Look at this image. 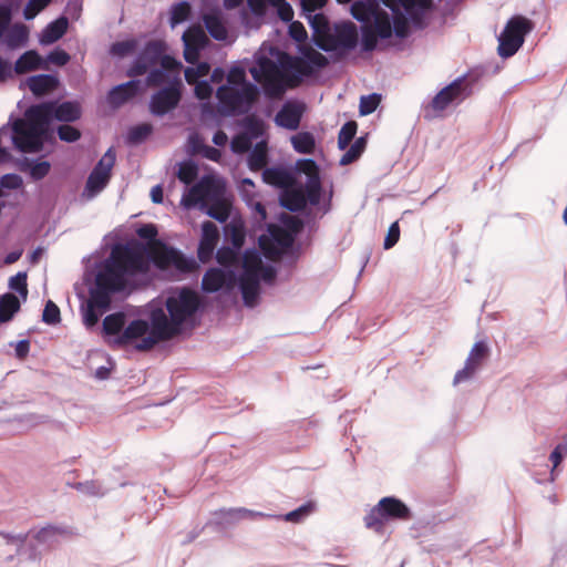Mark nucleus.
Wrapping results in <instances>:
<instances>
[{"label":"nucleus","instance_id":"c756f323","mask_svg":"<svg viewBox=\"0 0 567 567\" xmlns=\"http://www.w3.org/2000/svg\"><path fill=\"white\" fill-rule=\"evenodd\" d=\"M20 309V301L13 293H4L0 297V322L10 321Z\"/></svg>","mask_w":567,"mask_h":567},{"label":"nucleus","instance_id":"72a5a7b5","mask_svg":"<svg viewBox=\"0 0 567 567\" xmlns=\"http://www.w3.org/2000/svg\"><path fill=\"white\" fill-rule=\"evenodd\" d=\"M32 532L25 533V534H11V533H4L0 532V536L4 539L7 545H13L16 546V554H10L3 558V561L9 564L16 560V556L19 555L25 545V542L31 535Z\"/></svg>","mask_w":567,"mask_h":567},{"label":"nucleus","instance_id":"4be33fe9","mask_svg":"<svg viewBox=\"0 0 567 567\" xmlns=\"http://www.w3.org/2000/svg\"><path fill=\"white\" fill-rule=\"evenodd\" d=\"M141 89V82L131 80L126 83L114 86L107 95L109 102L114 106H120L135 96Z\"/></svg>","mask_w":567,"mask_h":567},{"label":"nucleus","instance_id":"79ce46f5","mask_svg":"<svg viewBox=\"0 0 567 567\" xmlns=\"http://www.w3.org/2000/svg\"><path fill=\"white\" fill-rule=\"evenodd\" d=\"M197 175L198 167L194 162L185 161L178 165L177 177L182 183L189 185L197 178Z\"/></svg>","mask_w":567,"mask_h":567},{"label":"nucleus","instance_id":"6ab92c4d","mask_svg":"<svg viewBox=\"0 0 567 567\" xmlns=\"http://www.w3.org/2000/svg\"><path fill=\"white\" fill-rule=\"evenodd\" d=\"M60 80L54 74L31 75L21 83V87H27L37 96L42 97L58 90Z\"/></svg>","mask_w":567,"mask_h":567},{"label":"nucleus","instance_id":"13d9d810","mask_svg":"<svg viewBox=\"0 0 567 567\" xmlns=\"http://www.w3.org/2000/svg\"><path fill=\"white\" fill-rule=\"evenodd\" d=\"M12 7L7 3H0V35H6L12 23Z\"/></svg>","mask_w":567,"mask_h":567},{"label":"nucleus","instance_id":"5701e85b","mask_svg":"<svg viewBox=\"0 0 567 567\" xmlns=\"http://www.w3.org/2000/svg\"><path fill=\"white\" fill-rule=\"evenodd\" d=\"M362 35H393L389 14L379 7Z\"/></svg>","mask_w":567,"mask_h":567},{"label":"nucleus","instance_id":"ea45409f","mask_svg":"<svg viewBox=\"0 0 567 567\" xmlns=\"http://www.w3.org/2000/svg\"><path fill=\"white\" fill-rule=\"evenodd\" d=\"M367 146V138L364 136L358 137L354 143L348 148V151L340 158V165H349L357 161L363 153Z\"/></svg>","mask_w":567,"mask_h":567},{"label":"nucleus","instance_id":"0e129e2a","mask_svg":"<svg viewBox=\"0 0 567 567\" xmlns=\"http://www.w3.org/2000/svg\"><path fill=\"white\" fill-rule=\"evenodd\" d=\"M567 455V443L558 444L550 453L549 460L553 463V470L550 472V481H554V471L561 463L564 457Z\"/></svg>","mask_w":567,"mask_h":567},{"label":"nucleus","instance_id":"4c0bfd02","mask_svg":"<svg viewBox=\"0 0 567 567\" xmlns=\"http://www.w3.org/2000/svg\"><path fill=\"white\" fill-rule=\"evenodd\" d=\"M262 179L265 183L282 187L289 181V174L280 167L266 168L262 173Z\"/></svg>","mask_w":567,"mask_h":567},{"label":"nucleus","instance_id":"7c9ffc66","mask_svg":"<svg viewBox=\"0 0 567 567\" xmlns=\"http://www.w3.org/2000/svg\"><path fill=\"white\" fill-rule=\"evenodd\" d=\"M248 166L251 171H260L267 164V144L261 141L248 151Z\"/></svg>","mask_w":567,"mask_h":567},{"label":"nucleus","instance_id":"e433bc0d","mask_svg":"<svg viewBox=\"0 0 567 567\" xmlns=\"http://www.w3.org/2000/svg\"><path fill=\"white\" fill-rule=\"evenodd\" d=\"M192 13V7L188 2L182 1L172 6L169 10V24L175 28L177 24L185 22Z\"/></svg>","mask_w":567,"mask_h":567},{"label":"nucleus","instance_id":"393cba45","mask_svg":"<svg viewBox=\"0 0 567 567\" xmlns=\"http://www.w3.org/2000/svg\"><path fill=\"white\" fill-rule=\"evenodd\" d=\"M45 66L44 59L33 50L24 52L12 66L13 73L24 74Z\"/></svg>","mask_w":567,"mask_h":567},{"label":"nucleus","instance_id":"c9c22d12","mask_svg":"<svg viewBox=\"0 0 567 567\" xmlns=\"http://www.w3.org/2000/svg\"><path fill=\"white\" fill-rule=\"evenodd\" d=\"M243 133L249 137L251 142L262 136L265 132L264 121L256 116H247L241 123Z\"/></svg>","mask_w":567,"mask_h":567},{"label":"nucleus","instance_id":"7ed1b4c3","mask_svg":"<svg viewBox=\"0 0 567 567\" xmlns=\"http://www.w3.org/2000/svg\"><path fill=\"white\" fill-rule=\"evenodd\" d=\"M200 307L198 293L187 287L171 290L164 310L152 308L150 312L151 332L136 343L137 351H148L158 342L169 340L182 331L183 324L190 321Z\"/></svg>","mask_w":567,"mask_h":567},{"label":"nucleus","instance_id":"603ef678","mask_svg":"<svg viewBox=\"0 0 567 567\" xmlns=\"http://www.w3.org/2000/svg\"><path fill=\"white\" fill-rule=\"evenodd\" d=\"M234 509L235 508L219 509L218 512H216L214 514L215 517L212 520V523H214L215 525L220 526V527H227V526L234 525L237 522L241 520V516L229 515V513Z\"/></svg>","mask_w":567,"mask_h":567},{"label":"nucleus","instance_id":"864d4df0","mask_svg":"<svg viewBox=\"0 0 567 567\" xmlns=\"http://www.w3.org/2000/svg\"><path fill=\"white\" fill-rule=\"evenodd\" d=\"M60 320L59 307L52 300H48L42 312V321L47 324L53 326L59 323Z\"/></svg>","mask_w":567,"mask_h":567},{"label":"nucleus","instance_id":"2f4dec72","mask_svg":"<svg viewBox=\"0 0 567 567\" xmlns=\"http://www.w3.org/2000/svg\"><path fill=\"white\" fill-rule=\"evenodd\" d=\"M292 147L296 152L301 154H312L316 147L315 136L310 132H300L292 135L291 138Z\"/></svg>","mask_w":567,"mask_h":567},{"label":"nucleus","instance_id":"412c9836","mask_svg":"<svg viewBox=\"0 0 567 567\" xmlns=\"http://www.w3.org/2000/svg\"><path fill=\"white\" fill-rule=\"evenodd\" d=\"M241 239L236 235L233 236V247L223 246L216 252V260L223 269L231 268L236 271L239 262H243L240 257Z\"/></svg>","mask_w":567,"mask_h":567},{"label":"nucleus","instance_id":"a19ab883","mask_svg":"<svg viewBox=\"0 0 567 567\" xmlns=\"http://www.w3.org/2000/svg\"><path fill=\"white\" fill-rule=\"evenodd\" d=\"M358 124L354 121L346 122L340 128L338 135V146L340 150H347L355 136Z\"/></svg>","mask_w":567,"mask_h":567},{"label":"nucleus","instance_id":"a18cd8bd","mask_svg":"<svg viewBox=\"0 0 567 567\" xmlns=\"http://www.w3.org/2000/svg\"><path fill=\"white\" fill-rule=\"evenodd\" d=\"M24 165L29 167L30 176L34 181H41L51 169V164L48 161H25Z\"/></svg>","mask_w":567,"mask_h":567},{"label":"nucleus","instance_id":"dca6fc26","mask_svg":"<svg viewBox=\"0 0 567 567\" xmlns=\"http://www.w3.org/2000/svg\"><path fill=\"white\" fill-rule=\"evenodd\" d=\"M488 355V347L484 341H477L472 347L468 357L465 361V365L463 369L458 370L454 375L453 383L456 385L458 383L465 382L474 378V375L478 372L483 362Z\"/></svg>","mask_w":567,"mask_h":567},{"label":"nucleus","instance_id":"f03ea898","mask_svg":"<svg viewBox=\"0 0 567 567\" xmlns=\"http://www.w3.org/2000/svg\"><path fill=\"white\" fill-rule=\"evenodd\" d=\"M148 269L145 247L115 245L110 256L97 265L94 282L89 288V298L81 305L83 323L94 328L100 318L111 309L112 297L123 291L131 277Z\"/></svg>","mask_w":567,"mask_h":567},{"label":"nucleus","instance_id":"6e6d98bb","mask_svg":"<svg viewBox=\"0 0 567 567\" xmlns=\"http://www.w3.org/2000/svg\"><path fill=\"white\" fill-rule=\"evenodd\" d=\"M68 18L60 17L47 27L42 35H64L68 31Z\"/></svg>","mask_w":567,"mask_h":567},{"label":"nucleus","instance_id":"473e14b6","mask_svg":"<svg viewBox=\"0 0 567 567\" xmlns=\"http://www.w3.org/2000/svg\"><path fill=\"white\" fill-rule=\"evenodd\" d=\"M110 179L102 176V174L91 172L85 184L83 196H85L87 199L94 198L99 193H101L106 187Z\"/></svg>","mask_w":567,"mask_h":567},{"label":"nucleus","instance_id":"1a4fd4ad","mask_svg":"<svg viewBox=\"0 0 567 567\" xmlns=\"http://www.w3.org/2000/svg\"><path fill=\"white\" fill-rule=\"evenodd\" d=\"M10 145L21 153H38L42 151L40 141L33 136L24 118H17L12 124L0 127V164L12 161Z\"/></svg>","mask_w":567,"mask_h":567},{"label":"nucleus","instance_id":"ddd939ff","mask_svg":"<svg viewBox=\"0 0 567 567\" xmlns=\"http://www.w3.org/2000/svg\"><path fill=\"white\" fill-rule=\"evenodd\" d=\"M224 186L219 181L204 177L183 196L181 203L185 208H205L209 204L224 202Z\"/></svg>","mask_w":567,"mask_h":567},{"label":"nucleus","instance_id":"f3484780","mask_svg":"<svg viewBox=\"0 0 567 567\" xmlns=\"http://www.w3.org/2000/svg\"><path fill=\"white\" fill-rule=\"evenodd\" d=\"M305 111V103L296 100H288L277 112L274 121L279 127L295 131L299 127Z\"/></svg>","mask_w":567,"mask_h":567},{"label":"nucleus","instance_id":"cd10ccee","mask_svg":"<svg viewBox=\"0 0 567 567\" xmlns=\"http://www.w3.org/2000/svg\"><path fill=\"white\" fill-rule=\"evenodd\" d=\"M379 7L375 0L357 1L351 6V14L355 20L368 24Z\"/></svg>","mask_w":567,"mask_h":567},{"label":"nucleus","instance_id":"423d86ee","mask_svg":"<svg viewBox=\"0 0 567 567\" xmlns=\"http://www.w3.org/2000/svg\"><path fill=\"white\" fill-rule=\"evenodd\" d=\"M296 172L306 175L303 187L285 189L280 195V205L293 213L303 210L308 204L318 205L322 194L319 167L313 159L297 161Z\"/></svg>","mask_w":567,"mask_h":567},{"label":"nucleus","instance_id":"de8ad7c7","mask_svg":"<svg viewBox=\"0 0 567 567\" xmlns=\"http://www.w3.org/2000/svg\"><path fill=\"white\" fill-rule=\"evenodd\" d=\"M73 487L89 496H103L106 492L97 481L79 482L75 483Z\"/></svg>","mask_w":567,"mask_h":567},{"label":"nucleus","instance_id":"c85d7f7f","mask_svg":"<svg viewBox=\"0 0 567 567\" xmlns=\"http://www.w3.org/2000/svg\"><path fill=\"white\" fill-rule=\"evenodd\" d=\"M205 28L209 35H227V30L223 21V13L216 9L203 16Z\"/></svg>","mask_w":567,"mask_h":567},{"label":"nucleus","instance_id":"6e6552de","mask_svg":"<svg viewBox=\"0 0 567 567\" xmlns=\"http://www.w3.org/2000/svg\"><path fill=\"white\" fill-rule=\"evenodd\" d=\"M125 324L126 316L123 312L111 313L104 318L102 330L110 343L116 347H135L151 332L150 322L143 319H135Z\"/></svg>","mask_w":567,"mask_h":567},{"label":"nucleus","instance_id":"bb28decb","mask_svg":"<svg viewBox=\"0 0 567 567\" xmlns=\"http://www.w3.org/2000/svg\"><path fill=\"white\" fill-rule=\"evenodd\" d=\"M534 22L523 16H514L499 35H527L533 32Z\"/></svg>","mask_w":567,"mask_h":567},{"label":"nucleus","instance_id":"c03bdc74","mask_svg":"<svg viewBox=\"0 0 567 567\" xmlns=\"http://www.w3.org/2000/svg\"><path fill=\"white\" fill-rule=\"evenodd\" d=\"M115 164V153L112 148H109L105 154L102 156V158L97 162V164L94 166L92 172H96L102 174V176L106 177L107 179L111 178V171Z\"/></svg>","mask_w":567,"mask_h":567},{"label":"nucleus","instance_id":"aec40b11","mask_svg":"<svg viewBox=\"0 0 567 567\" xmlns=\"http://www.w3.org/2000/svg\"><path fill=\"white\" fill-rule=\"evenodd\" d=\"M159 266L163 268H175L182 272H188L196 267V261L193 258L186 257L178 249L165 247L159 256Z\"/></svg>","mask_w":567,"mask_h":567},{"label":"nucleus","instance_id":"9b49d317","mask_svg":"<svg viewBox=\"0 0 567 567\" xmlns=\"http://www.w3.org/2000/svg\"><path fill=\"white\" fill-rule=\"evenodd\" d=\"M411 509L399 498L385 496L364 516V525L369 529L381 533L389 520H409Z\"/></svg>","mask_w":567,"mask_h":567},{"label":"nucleus","instance_id":"20e7f679","mask_svg":"<svg viewBox=\"0 0 567 567\" xmlns=\"http://www.w3.org/2000/svg\"><path fill=\"white\" fill-rule=\"evenodd\" d=\"M498 66L480 65L468 70L441 89L427 103L423 104L424 118L442 117L449 109L457 107L482 86L486 76L496 74Z\"/></svg>","mask_w":567,"mask_h":567},{"label":"nucleus","instance_id":"774afa93","mask_svg":"<svg viewBox=\"0 0 567 567\" xmlns=\"http://www.w3.org/2000/svg\"><path fill=\"white\" fill-rule=\"evenodd\" d=\"M70 60V55L63 51V50H60V49H55L53 51H51L47 58L44 59L45 61V64L48 62L52 63V64H55V65H65Z\"/></svg>","mask_w":567,"mask_h":567},{"label":"nucleus","instance_id":"4d7b16f0","mask_svg":"<svg viewBox=\"0 0 567 567\" xmlns=\"http://www.w3.org/2000/svg\"><path fill=\"white\" fill-rule=\"evenodd\" d=\"M9 287L16 290L22 299L25 300L28 296L27 274L18 272L16 276H12L9 280Z\"/></svg>","mask_w":567,"mask_h":567},{"label":"nucleus","instance_id":"680f3d73","mask_svg":"<svg viewBox=\"0 0 567 567\" xmlns=\"http://www.w3.org/2000/svg\"><path fill=\"white\" fill-rule=\"evenodd\" d=\"M51 0H29L24 7L23 16L27 20L34 18L40 11H42Z\"/></svg>","mask_w":567,"mask_h":567},{"label":"nucleus","instance_id":"58836bf2","mask_svg":"<svg viewBox=\"0 0 567 567\" xmlns=\"http://www.w3.org/2000/svg\"><path fill=\"white\" fill-rule=\"evenodd\" d=\"M382 2L393 12H399L402 8L410 13L415 7L426 8L430 0H382Z\"/></svg>","mask_w":567,"mask_h":567},{"label":"nucleus","instance_id":"69168bd1","mask_svg":"<svg viewBox=\"0 0 567 567\" xmlns=\"http://www.w3.org/2000/svg\"><path fill=\"white\" fill-rule=\"evenodd\" d=\"M22 184V177L18 174H6L0 178V188L18 189Z\"/></svg>","mask_w":567,"mask_h":567},{"label":"nucleus","instance_id":"f704fd0d","mask_svg":"<svg viewBox=\"0 0 567 567\" xmlns=\"http://www.w3.org/2000/svg\"><path fill=\"white\" fill-rule=\"evenodd\" d=\"M497 53L501 58L513 56L523 45L525 38H497Z\"/></svg>","mask_w":567,"mask_h":567},{"label":"nucleus","instance_id":"2eb2a0df","mask_svg":"<svg viewBox=\"0 0 567 567\" xmlns=\"http://www.w3.org/2000/svg\"><path fill=\"white\" fill-rule=\"evenodd\" d=\"M239 286V276L231 269L209 268L202 279V289L205 292L213 293L217 291H230L234 287Z\"/></svg>","mask_w":567,"mask_h":567},{"label":"nucleus","instance_id":"a878e982","mask_svg":"<svg viewBox=\"0 0 567 567\" xmlns=\"http://www.w3.org/2000/svg\"><path fill=\"white\" fill-rule=\"evenodd\" d=\"M182 66H175V68H165V66H153L150 70L146 82L151 86H157L161 84L166 83V85L169 84V81L173 80L174 76L179 78V71Z\"/></svg>","mask_w":567,"mask_h":567},{"label":"nucleus","instance_id":"09e8293b","mask_svg":"<svg viewBox=\"0 0 567 567\" xmlns=\"http://www.w3.org/2000/svg\"><path fill=\"white\" fill-rule=\"evenodd\" d=\"M312 511H313V504L307 503V504H303V505L299 506L298 508L287 513L284 516H279L278 518H284L286 522L300 523L306 517H308L312 513Z\"/></svg>","mask_w":567,"mask_h":567},{"label":"nucleus","instance_id":"e2e57ef3","mask_svg":"<svg viewBox=\"0 0 567 567\" xmlns=\"http://www.w3.org/2000/svg\"><path fill=\"white\" fill-rule=\"evenodd\" d=\"M56 132H58V136L61 141L69 142V143L78 141L81 136V133L78 128H75L71 125H68V124L60 125L58 127Z\"/></svg>","mask_w":567,"mask_h":567},{"label":"nucleus","instance_id":"052dcab7","mask_svg":"<svg viewBox=\"0 0 567 567\" xmlns=\"http://www.w3.org/2000/svg\"><path fill=\"white\" fill-rule=\"evenodd\" d=\"M136 42L134 39L121 41L112 44L111 54L114 56L123 58L134 51Z\"/></svg>","mask_w":567,"mask_h":567},{"label":"nucleus","instance_id":"4468645a","mask_svg":"<svg viewBox=\"0 0 567 567\" xmlns=\"http://www.w3.org/2000/svg\"><path fill=\"white\" fill-rule=\"evenodd\" d=\"M182 87L181 78L174 76L168 85H165L151 96V113L155 116H164L176 109L182 99Z\"/></svg>","mask_w":567,"mask_h":567},{"label":"nucleus","instance_id":"8fccbe9b","mask_svg":"<svg viewBox=\"0 0 567 567\" xmlns=\"http://www.w3.org/2000/svg\"><path fill=\"white\" fill-rule=\"evenodd\" d=\"M244 84H252L247 81L246 72L240 66H233L226 76V83L224 85L241 87Z\"/></svg>","mask_w":567,"mask_h":567},{"label":"nucleus","instance_id":"3c124183","mask_svg":"<svg viewBox=\"0 0 567 567\" xmlns=\"http://www.w3.org/2000/svg\"><path fill=\"white\" fill-rule=\"evenodd\" d=\"M182 41L185 44V60L189 63H194L197 59V52L195 50H190L189 45L190 43L198 44L199 47L204 48L209 43L210 38H181Z\"/></svg>","mask_w":567,"mask_h":567},{"label":"nucleus","instance_id":"5fc2aeb1","mask_svg":"<svg viewBox=\"0 0 567 567\" xmlns=\"http://www.w3.org/2000/svg\"><path fill=\"white\" fill-rule=\"evenodd\" d=\"M204 209L209 217L216 219L219 223H225L229 217V212L224 202L220 204H209Z\"/></svg>","mask_w":567,"mask_h":567},{"label":"nucleus","instance_id":"b1692460","mask_svg":"<svg viewBox=\"0 0 567 567\" xmlns=\"http://www.w3.org/2000/svg\"><path fill=\"white\" fill-rule=\"evenodd\" d=\"M68 530L64 527L48 525L34 532L33 538L38 545L52 548L60 542L61 537L65 536Z\"/></svg>","mask_w":567,"mask_h":567},{"label":"nucleus","instance_id":"a211bd4d","mask_svg":"<svg viewBox=\"0 0 567 567\" xmlns=\"http://www.w3.org/2000/svg\"><path fill=\"white\" fill-rule=\"evenodd\" d=\"M219 240V229L213 221H204L202 224V237L199 240L197 256L202 262L212 259L216 245Z\"/></svg>","mask_w":567,"mask_h":567},{"label":"nucleus","instance_id":"39448f33","mask_svg":"<svg viewBox=\"0 0 567 567\" xmlns=\"http://www.w3.org/2000/svg\"><path fill=\"white\" fill-rule=\"evenodd\" d=\"M80 116L81 107L78 102L66 101L59 104L51 101L30 106L25 111L23 118L43 148L44 143L51 135L50 123L52 120L74 122Z\"/></svg>","mask_w":567,"mask_h":567},{"label":"nucleus","instance_id":"338daca9","mask_svg":"<svg viewBox=\"0 0 567 567\" xmlns=\"http://www.w3.org/2000/svg\"><path fill=\"white\" fill-rule=\"evenodd\" d=\"M312 35H331L329 33V24L323 14H316L312 20Z\"/></svg>","mask_w":567,"mask_h":567},{"label":"nucleus","instance_id":"f257e3e1","mask_svg":"<svg viewBox=\"0 0 567 567\" xmlns=\"http://www.w3.org/2000/svg\"><path fill=\"white\" fill-rule=\"evenodd\" d=\"M300 52L292 56L277 49H271L272 58L260 55L257 66L250 68L255 81L261 84L265 95L271 100L281 99L287 90L300 85L306 76H310L328 64V59L315 48H306L311 40L318 49L330 54L333 60L349 55L359 45L362 52L409 50L413 38H291Z\"/></svg>","mask_w":567,"mask_h":567},{"label":"nucleus","instance_id":"37998d69","mask_svg":"<svg viewBox=\"0 0 567 567\" xmlns=\"http://www.w3.org/2000/svg\"><path fill=\"white\" fill-rule=\"evenodd\" d=\"M153 127L151 124L143 123L135 125L128 130L127 142L130 144H140L144 142L152 133Z\"/></svg>","mask_w":567,"mask_h":567},{"label":"nucleus","instance_id":"0eeeda50","mask_svg":"<svg viewBox=\"0 0 567 567\" xmlns=\"http://www.w3.org/2000/svg\"><path fill=\"white\" fill-rule=\"evenodd\" d=\"M277 277L275 267L264 265L256 249L246 250L243 255V271L239 276V290L244 305L254 308L259 302L260 281L271 285Z\"/></svg>","mask_w":567,"mask_h":567},{"label":"nucleus","instance_id":"bf43d9fd","mask_svg":"<svg viewBox=\"0 0 567 567\" xmlns=\"http://www.w3.org/2000/svg\"><path fill=\"white\" fill-rule=\"evenodd\" d=\"M252 146V142L243 132L233 137L230 148L236 154L248 152Z\"/></svg>","mask_w":567,"mask_h":567},{"label":"nucleus","instance_id":"9d476101","mask_svg":"<svg viewBox=\"0 0 567 567\" xmlns=\"http://www.w3.org/2000/svg\"><path fill=\"white\" fill-rule=\"evenodd\" d=\"M258 94L256 84H244L241 87L220 85L216 91L218 112L225 116L244 115L250 111Z\"/></svg>","mask_w":567,"mask_h":567},{"label":"nucleus","instance_id":"49530a36","mask_svg":"<svg viewBox=\"0 0 567 567\" xmlns=\"http://www.w3.org/2000/svg\"><path fill=\"white\" fill-rule=\"evenodd\" d=\"M381 102V94L372 93L362 95L359 104V112L361 115H369L373 113Z\"/></svg>","mask_w":567,"mask_h":567},{"label":"nucleus","instance_id":"f8f14e48","mask_svg":"<svg viewBox=\"0 0 567 567\" xmlns=\"http://www.w3.org/2000/svg\"><path fill=\"white\" fill-rule=\"evenodd\" d=\"M157 65L175 68L182 66V63L165 54V45L162 41H151L136 56L127 74L130 76H140L145 74L148 69Z\"/></svg>","mask_w":567,"mask_h":567}]
</instances>
